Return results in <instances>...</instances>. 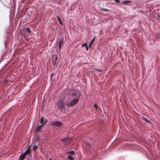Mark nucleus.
<instances>
[{"label":"nucleus","instance_id":"nucleus-5","mask_svg":"<svg viewBox=\"0 0 160 160\" xmlns=\"http://www.w3.org/2000/svg\"><path fill=\"white\" fill-rule=\"evenodd\" d=\"M62 142L65 145H68L70 142V139L69 138H66L61 140Z\"/></svg>","mask_w":160,"mask_h":160},{"label":"nucleus","instance_id":"nucleus-10","mask_svg":"<svg viewBox=\"0 0 160 160\" xmlns=\"http://www.w3.org/2000/svg\"><path fill=\"white\" fill-rule=\"evenodd\" d=\"M142 118L143 120H144L145 122H147L151 124H152V122H151V121L148 120L144 117H143Z\"/></svg>","mask_w":160,"mask_h":160},{"label":"nucleus","instance_id":"nucleus-23","mask_svg":"<svg viewBox=\"0 0 160 160\" xmlns=\"http://www.w3.org/2000/svg\"><path fill=\"white\" fill-rule=\"evenodd\" d=\"M114 1L116 3H119L120 2L119 0H114Z\"/></svg>","mask_w":160,"mask_h":160},{"label":"nucleus","instance_id":"nucleus-8","mask_svg":"<svg viewBox=\"0 0 160 160\" xmlns=\"http://www.w3.org/2000/svg\"><path fill=\"white\" fill-rule=\"evenodd\" d=\"M30 146L29 147L23 154L25 156H26L28 154H29L30 152Z\"/></svg>","mask_w":160,"mask_h":160},{"label":"nucleus","instance_id":"nucleus-11","mask_svg":"<svg viewBox=\"0 0 160 160\" xmlns=\"http://www.w3.org/2000/svg\"><path fill=\"white\" fill-rule=\"evenodd\" d=\"M95 40V38H93L92 40V41H91V42H90V43H89V46H88V47L89 48H90L92 45V44L93 43V42Z\"/></svg>","mask_w":160,"mask_h":160},{"label":"nucleus","instance_id":"nucleus-13","mask_svg":"<svg viewBox=\"0 0 160 160\" xmlns=\"http://www.w3.org/2000/svg\"><path fill=\"white\" fill-rule=\"evenodd\" d=\"M25 29L26 30V31L28 32V33H30L31 32H32L29 28H25Z\"/></svg>","mask_w":160,"mask_h":160},{"label":"nucleus","instance_id":"nucleus-17","mask_svg":"<svg viewBox=\"0 0 160 160\" xmlns=\"http://www.w3.org/2000/svg\"><path fill=\"white\" fill-rule=\"evenodd\" d=\"M40 123L42 124H44V118L43 117H42L40 120Z\"/></svg>","mask_w":160,"mask_h":160},{"label":"nucleus","instance_id":"nucleus-3","mask_svg":"<svg viewBox=\"0 0 160 160\" xmlns=\"http://www.w3.org/2000/svg\"><path fill=\"white\" fill-rule=\"evenodd\" d=\"M59 62L58 57L55 54L52 55V63L54 67L56 66Z\"/></svg>","mask_w":160,"mask_h":160},{"label":"nucleus","instance_id":"nucleus-25","mask_svg":"<svg viewBox=\"0 0 160 160\" xmlns=\"http://www.w3.org/2000/svg\"><path fill=\"white\" fill-rule=\"evenodd\" d=\"M39 138H37L36 139L35 141H36V140L39 141Z\"/></svg>","mask_w":160,"mask_h":160},{"label":"nucleus","instance_id":"nucleus-20","mask_svg":"<svg viewBox=\"0 0 160 160\" xmlns=\"http://www.w3.org/2000/svg\"><path fill=\"white\" fill-rule=\"evenodd\" d=\"M101 10H102V11H108V9H105V8H102L101 9Z\"/></svg>","mask_w":160,"mask_h":160},{"label":"nucleus","instance_id":"nucleus-27","mask_svg":"<svg viewBox=\"0 0 160 160\" xmlns=\"http://www.w3.org/2000/svg\"><path fill=\"white\" fill-rule=\"evenodd\" d=\"M52 76H51V77H50V78H51V79H52Z\"/></svg>","mask_w":160,"mask_h":160},{"label":"nucleus","instance_id":"nucleus-9","mask_svg":"<svg viewBox=\"0 0 160 160\" xmlns=\"http://www.w3.org/2000/svg\"><path fill=\"white\" fill-rule=\"evenodd\" d=\"M85 144L89 148L91 149V148H92V145L91 144V143L87 142H86Z\"/></svg>","mask_w":160,"mask_h":160},{"label":"nucleus","instance_id":"nucleus-22","mask_svg":"<svg viewBox=\"0 0 160 160\" xmlns=\"http://www.w3.org/2000/svg\"><path fill=\"white\" fill-rule=\"evenodd\" d=\"M87 45V43H83L82 45V47H86Z\"/></svg>","mask_w":160,"mask_h":160},{"label":"nucleus","instance_id":"nucleus-14","mask_svg":"<svg viewBox=\"0 0 160 160\" xmlns=\"http://www.w3.org/2000/svg\"><path fill=\"white\" fill-rule=\"evenodd\" d=\"M130 2L128 1H124L123 2V4L124 5H126L127 4L130 3Z\"/></svg>","mask_w":160,"mask_h":160},{"label":"nucleus","instance_id":"nucleus-24","mask_svg":"<svg viewBox=\"0 0 160 160\" xmlns=\"http://www.w3.org/2000/svg\"><path fill=\"white\" fill-rule=\"evenodd\" d=\"M85 47H86V50L87 51H88V47L87 45Z\"/></svg>","mask_w":160,"mask_h":160},{"label":"nucleus","instance_id":"nucleus-7","mask_svg":"<svg viewBox=\"0 0 160 160\" xmlns=\"http://www.w3.org/2000/svg\"><path fill=\"white\" fill-rule=\"evenodd\" d=\"M47 121H45L44 124H42L41 125H40L38 126L36 128V132H37L39 131L44 126V125L46 123Z\"/></svg>","mask_w":160,"mask_h":160},{"label":"nucleus","instance_id":"nucleus-1","mask_svg":"<svg viewBox=\"0 0 160 160\" xmlns=\"http://www.w3.org/2000/svg\"><path fill=\"white\" fill-rule=\"evenodd\" d=\"M71 96L73 97L70 102H67L66 105L68 108L71 107L76 104L78 102L80 97V93L76 90H72Z\"/></svg>","mask_w":160,"mask_h":160},{"label":"nucleus","instance_id":"nucleus-2","mask_svg":"<svg viewBox=\"0 0 160 160\" xmlns=\"http://www.w3.org/2000/svg\"><path fill=\"white\" fill-rule=\"evenodd\" d=\"M56 106L61 112L65 111L66 109V104L61 101H58L56 103Z\"/></svg>","mask_w":160,"mask_h":160},{"label":"nucleus","instance_id":"nucleus-28","mask_svg":"<svg viewBox=\"0 0 160 160\" xmlns=\"http://www.w3.org/2000/svg\"><path fill=\"white\" fill-rule=\"evenodd\" d=\"M49 160H52V159L51 158H50L49 159Z\"/></svg>","mask_w":160,"mask_h":160},{"label":"nucleus","instance_id":"nucleus-29","mask_svg":"<svg viewBox=\"0 0 160 160\" xmlns=\"http://www.w3.org/2000/svg\"><path fill=\"white\" fill-rule=\"evenodd\" d=\"M97 71H98V72H100V71H100V70H97Z\"/></svg>","mask_w":160,"mask_h":160},{"label":"nucleus","instance_id":"nucleus-26","mask_svg":"<svg viewBox=\"0 0 160 160\" xmlns=\"http://www.w3.org/2000/svg\"><path fill=\"white\" fill-rule=\"evenodd\" d=\"M54 74L53 73H52V74H51V75L52 76H53L54 75Z\"/></svg>","mask_w":160,"mask_h":160},{"label":"nucleus","instance_id":"nucleus-15","mask_svg":"<svg viewBox=\"0 0 160 160\" xmlns=\"http://www.w3.org/2000/svg\"><path fill=\"white\" fill-rule=\"evenodd\" d=\"M38 147V146H37L35 144L34 145L33 147V150L34 151H36Z\"/></svg>","mask_w":160,"mask_h":160},{"label":"nucleus","instance_id":"nucleus-12","mask_svg":"<svg viewBox=\"0 0 160 160\" xmlns=\"http://www.w3.org/2000/svg\"><path fill=\"white\" fill-rule=\"evenodd\" d=\"M26 156H25L24 155L22 154L19 158V160H23L24 158H25Z\"/></svg>","mask_w":160,"mask_h":160},{"label":"nucleus","instance_id":"nucleus-18","mask_svg":"<svg viewBox=\"0 0 160 160\" xmlns=\"http://www.w3.org/2000/svg\"><path fill=\"white\" fill-rule=\"evenodd\" d=\"M68 159L70 160H73V158L71 156H68Z\"/></svg>","mask_w":160,"mask_h":160},{"label":"nucleus","instance_id":"nucleus-16","mask_svg":"<svg viewBox=\"0 0 160 160\" xmlns=\"http://www.w3.org/2000/svg\"><path fill=\"white\" fill-rule=\"evenodd\" d=\"M57 19L58 20V22H59V23H60V24L61 25H62L61 19L59 17H57Z\"/></svg>","mask_w":160,"mask_h":160},{"label":"nucleus","instance_id":"nucleus-4","mask_svg":"<svg viewBox=\"0 0 160 160\" xmlns=\"http://www.w3.org/2000/svg\"><path fill=\"white\" fill-rule=\"evenodd\" d=\"M62 123L60 121H55L52 122L51 125L53 126L61 127L62 126Z\"/></svg>","mask_w":160,"mask_h":160},{"label":"nucleus","instance_id":"nucleus-19","mask_svg":"<svg viewBox=\"0 0 160 160\" xmlns=\"http://www.w3.org/2000/svg\"><path fill=\"white\" fill-rule=\"evenodd\" d=\"M68 153L69 154H75V153L74 151H71L68 152Z\"/></svg>","mask_w":160,"mask_h":160},{"label":"nucleus","instance_id":"nucleus-21","mask_svg":"<svg viewBox=\"0 0 160 160\" xmlns=\"http://www.w3.org/2000/svg\"><path fill=\"white\" fill-rule=\"evenodd\" d=\"M94 107L96 109H97L98 108V106L96 104H94Z\"/></svg>","mask_w":160,"mask_h":160},{"label":"nucleus","instance_id":"nucleus-6","mask_svg":"<svg viewBox=\"0 0 160 160\" xmlns=\"http://www.w3.org/2000/svg\"><path fill=\"white\" fill-rule=\"evenodd\" d=\"M63 39L62 38H60L58 41L57 44L58 45L59 49L60 50L61 48V46L63 42Z\"/></svg>","mask_w":160,"mask_h":160}]
</instances>
